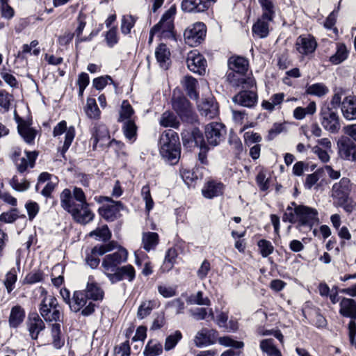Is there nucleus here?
I'll use <instances>...</instances> for the list:
<instances>
[{
    "label": "nucleus",
    "mask_w": 356,
    "mask_h": 356,
    "mask_svg": "<svg viewBox=\"0 0 356 356\" xmlns=\"http://www.w3.org/2000/svg\"><path fill=\"white\" fill-rule=\"evenodd\" d=\"M228 67L229 72L227 73V79L232 86L244 89L254 86V80L245 75L248 70V61L245 58L231 57L228 60Z\"/></svg>",
    "instance_id": "f257e3e1"
},
{
    "label": "nucleus",
    "mask_w": 356,
    "mask_h": 356,
    "mask_svg": "<svg viewBox=\"0 0 356 356\" xmlns=\"http://www.w3.org/2000/svg\"><path fill=\"white\" fill-rule=\"evenodd\" d=\"M159 152L171 164L178 162L181 154V145L178 134L175 131L169 129L162 134L159 139Z\"/></svg>",
    "instance_id": "f03ea898"
},
{
    "label": "nucleus",
    "mask_w": 356,
    "mask_h": 356,
    "mask_svg": "<svg viewBox=\"0 0 356 356\" xmlns=\"http://www.w3.org/2000/svg\"><path fill=\"white\" fill-rule=\"evenodd\" d=\"M42 300L39 305V312L41 316L47 322H60L63 320L61 307L58 305L57 299L47 291L40 290Z\"/></svg>",
    "instance_id": "7ed1b4c3"
},
{
    "label": "nucleus",
    "mask_w": 356,
    "mask_h": 356,
    "mask_svg": "<svg viewBox=\"0 0 356 356\" xmlns=\"http://www.w3.org/2000/svg\"><path fill=\"white\" fill-rule=\"evenodd\" d=\"M60 198L61 207L71 213L73 218L77 222L86 224L92 220L94 213L89 209L88 204L84 206H72L70 204V189H64L60 194Z\"/></svg>",
    "instance_id": "20e7f679"
},
{
    "label": "nucleus",
    "mask_w": 356,
    "mask_h": 356,
    "mask_svg": "<svg viewBox=\"0 0 356 356\" xmlns=\"http://www.w3.org/2000/svg\"><path fill=\"white\" fill-rule=\"evenodd\" d=\"M116 248V252L106 255L102 259V267L107 277L108 275L115 273L120 268L119 266L126 262L128 258V252L125 248L118 244Z\"/></svg>",
    "instance_id": "39448f33"
},
{
    "label": "nucleus",
    "mask_w": 356,
    "mask_h": 356,
    "mask_svg": "<svg viewBox=\"0 0 356 356\" xmlns=\"http://www.w3.org/2000/svg\"><path fill=\"white\" fill-rule=\"evenodd\" d=\"M173 109L179 115L182 120L193 123L196 121L197 116L192 109L190 102L180 94L174 91L172 98Z\"/></svg>",
    "instance_id": "423d86ee"
},
{
    "label": "nucleus",
    "mask_w": 356,
    "mask_h": 356,
    "mask_svg": "<svg viewBox=\"0 0 356 356\" xmlns=\"http://www.w3.org/2000/svg\"><path fill=\"white\" fill-rule=\"evenodd\" d=\"M95 304L89 298L87 292L76 291L74 293L72 302L70 304V309L74 312H81L84 316L91 315L95 312Z\"/></svg>",
    "instance_id": "0eeeda50"
},
{
    "label": "nucleus",
    "mask_w": 356,
    "mask_h": 356,
    "mask_svg": "<svg viewBox=\"0 0 356 356\" xmlns=\"http://www.w3.org/2000/svg\"><path fill=\"white\" fill-rule=\"evenodd\" d=\"M353 184L348 177H343L334 183L331 189V197L334 205H343L348 202L352 191Z\"/></svg>",
    "instance_id": "6e6552de"
},
{
    "label": "nucleus",
    "mask_w": 356,
    "mask_h": 356,
    "mask_svg": "<svg viewBox=\"0 0 356 356\" xmlns=\"http://www.w3.org/2000/svg\"><path fill=\"white\" fill-rule=\"evenodd\" d=\"M177 12L175 5H172L163 15L160 21L155 24L150 30L149 43H152L154 35L160 32L170 33L174 29L173 20Z\"/></svg>",
    "instance_id": "1a4fd4ad"
},
{
    "label": "nucleus",
    "mask_w": 356,
    "mask_h": 356,
    "mask_svg": "<svg viewBox=\"0 0 356 356\" xmlns=\"http://www.w3.org/2000/svg\"><path fill=\"white\" fill-rule=\"evenodd\" d=\"M320 121L323 127L331 134H337L341 129L338 113L329 106H323L320 111Z\"/></svg>",
    "instance_id": "9d476101"
},
{
    "label": "nucleus",
    "mask_w": 356,
    "mask_h": 356,
    "mask_svg": "<svg viewBox=\"0 0 356 356\" xmlns=\"http://www.w3.org/2000/svg\"><path fill=\"white\" fill-rule=\"evenodd\" d=\"M207 28L204 23L196 22L189 26L184 31L185 42L190 46H197L204 39Z\"/></svg>",
    "instance_id": "9b49d317"
},
{
    "label": "nucleus",
    "mask_w": 356,
    "mask_h": 356,
    "mask_svg": "<svg viewBox=\"0 0 356 356\" xmlns=\"http://www.w3.org/2000/svg\"><path fill=\"white\" fill-rule=\"evenodd\" d=\"M204 134L207 143L215 147L224 140L226 129L222 123L211 122L205 127Z\"/></svg>",
    "instance_id": "f8f14e48"
},
{
    "label": "nucleus",
    "mask_w": 356,
    "mask_h": 356,
    "mask_svg": "<svg viewBox=\"0 0 356 356\" xmlns=\"http://www.w3.org/2000/svg\"><path fill=\"white\" fill-rule=\"evenodd\" d=\"M291 204L296 206L298 222L300 225L311 227L318 222V211L315 209L304 205H296L295 202H292Z\"/></svg>",
    "instance_id": "ddd939ff"
},
{
    "label": "nucleus",
    "mask_w": 356,
    "mask_h": 356,
    "mask_svg": "<svg viewBox=\"0 0 356 356\" xmlns=\"http://www.w3.org/2000/svg\"><path fill=\"white\" fill-rule=\"evenodd\" d=\"M117 247V242L112 241L108 243L95 245L88 254L86 257V261L92 268H96L99 264V259L98 256H102L106 252H111Z\"/></svg>",
    "instance_id": "4468645a"
},
{
    "label": "nucleus",
    "mask_w": 356,
    "mask_h": 356,
    "mask_svg": "<svg viewBox=\"0 0 356 356\" xmlns=\"http://www.w3.org/2000/svg\"><path fill=\"white\" fill-rule=\"evenodd\" d=\"M63 133H65V141L61 149V154L63 155V156H64V154L69 149L75 136V129L74 127L71 126L67 128V123L65 120L60 121L54 128L53 135L54 137H56L60 136Z\"/></svg>",
    "instance_id": "2eb2a0df"
},
{
    "label": "nucleus",
    "mask_w": 356,
    "mask_h": 356,
    "mask_svg": "<svg viewBox=\"0 0 356 356\" xmlns=\"http://www.w3.org/2000/svg\"><path fill=\"white\" fill-rule=\"evenodd\" d=\"M339 156L344 160L356 161V144L349 138H342L337 143Z\"/></svg>",
    "instance_id": "dca6fc26"
},
{
    "label": "nucleus",
    "mask_w": 356,
    "mask_h": 356,
    "mask_svg": "<svg viewBox=\"0 0 356 356\" xmlns=\"http://www.w3.org/2000/svg\"><path fill=\"white\" fill-rule=\"evenodd\" d=\"M218 332L213 329L202 328L195 334L193 341L197 347L207 346L216 343Z\"/></svg>",
    "instance_id": "f3484780"
},
{
    "label": "nucleus",
    "mask_w": 356,
    "mask_h": 356,
    "mask_svg": "<svg viewBox=\"0 0 356 356\" xmlns=\"http://www.w3.org/2000/svg\"><path fill=\"white\" fill-rule=\"evenodd\" d=\"M188 68L195 73L202 74L205 72L207 60L204 56L196 51H191L187 56Z\"/></svg>",
    "instance_id": "a211bd4d"
},
{
    "label": "nucleus",
    "mask_w": 356,
    "mask_h": 356,
    "mask_svg": "<svg viewBox=\"0 0 356 356\" xmlns=\"http://www.w3.org/2000/svg\"><path fill=\"white\" fill-rule=\"evenodd\" d=\"M197 108L201 115L207 119H212L218 115V104L213 97L203 99L197 104Z\"/></svg>",
    "instance_id": "6ab92c4d"
},
{
    "label": "nucleus",
    "mask_w": 356,
    "mask_h": 356,
    "mask_svg": "<svg viewBox=\"0 0 356 356\" xmlns=\"http://www.w3.org/2000/svg\"><path fill=\"white\" fill-rule=\"evenodd\" d=\"M136 276V271L133 266L128 264L120 267L115 273L108 275V279L112 283H116L124 279L132 282Z\"/></svg>",
    "instance_id": "aec40b11"
},
{
    "label": "nucleus",
    "mask_w": 356,
    "mask_h": 356,
    "mask_svg": "<svg viewBox=\"0 0 356 356\" xmlns=\"http://www.w3.org/2000/svg\"><path fill=\"white\" fill-rule=\"evenodd\" d=\"M110 204L104 206L99 211L104 218L109 221H113L120 215V212L124 209L122 204L118 201H113L111 198L106 197Z\"/></svg>",
    "instance_id": "412c9836"
},
{
    "label": "nucleus",
    "mask_w": 356,
    "mask_h": 356,
    "mask_svg": "<svg viewBox=\"0 0 356 356\" xmlns=\"http://www.w3.org/2000/svg\"><path fill=\"white\" fill-rule=\"evenodd\" d=\"M317 44L314 37L311 35H300L296 42V50L302 55L313 53Z\"/></svg>",
    "instance_id": "4be33fe9"
},
{
    "label": "nucleus",
    "mask_w": 356,
    "mask_h": 356,
    "mask_svg": "<svg viewBox=\"0 0 356 356\" xmlns=\"http://www.w3.org/2000/svg\"><path fill=\"white\" fill-rule=\"evenodd\" d=\"M273 19L266 17V15H261L252 26V33L254 36L259 38H265L269 34L270 22Z\"/></svg>",
    "instance_id": "5701e85b"
},
{
    "label": "nucleus",
    "mask_w": 356,
    "mask_h": 356,
    "mask_svg": "<svg viewBox=\"0 0 356 356\" xmlns=\"http://www.w3.org/2000/svg\"><path fill=\"white\" fill-rule=\"evenodd\" d=\"M341 111L346 120L350 121L356 120V97H346L342 101Z\"/></svg>",
    "instance_id": "b1692460"
},
{
    "label": "nucleus",
    "mask_w": 356,
    "mask_h": 356,
    "mask_svg": "<svg viewBox=\"0 0 356 356\" xmlns=\"http://www.w3.org/2000/svg\"><path fill=\"white\" fill-rule=\"evenodd\" d=\"M234 103L245 107H252L257 101V93L252 90H244L233 97Z\"/></svg>",
    "instance_id": "393cba45"
},
{
    "label": "nucleus",
    "mask_w": 356,
    "mask_h": 356,
    "mask_svg": "<svg viewBox=\"0 0 356 356\" xmlns=\"http://www.w3.org/2000/svg\"><path fill=\"white\" fill-rule=\"evenodd\" d=\"M181 9L188 13H202L209 7L208 0H183Z\"/></svg>",
    "instance_id": "a878e982"
},
{
    "label": "nucleus",
    "mask_w": 356,
    "mask_h": 356,
    "mask_svg": "<svg viewBox=\"0 0 356 356\" xmlns=\"http://www.w3.org/2000/svg\"><path fill=\"white\" fill-rule=\"evenodd\" d=\"M223 191V184L216 181H209L204 185L202 193L204 197L211 199L222 195Z\"/></svg>",
    "instance_id": "bb28decb"
},
{
    "label": "nucleus",
    "mask_w": 356,
    "mask_h": 356,
    "mask_svg": "<svg viewBox=\"0 0 356 356\" xmlns=\"http://www.w3.org/2000/svg\"><path fill=\"white\" fill-rule=\"evenodd\" d=\"M170 51L168 47L164 44H159L155 51V56L160 67L167 70L171 63Z\"/></svg>",
    "instance_id": "cd10ccee"
},
{
    "label": "nucleus",
    "mask_w": 356,
    "mask_h": 356,
    "mask_svg": "<svg viewBox=\"0 0 356 356\" xmlns=\"http://www.w3.org/2000/svg\"><path fill=\"white\" fill-rule=\"evenodd\" d=\"M339 314L343 317L356 318V301L351 298H343L340 301Z\"/></svg>",
    "instance_id": "c85d7f7f"
},
{
    "label": "nucleus",
    "mask_w": 356,
    "mask_h": 356,
    "mask_svg": "<svg viewBox=\"0 0 356 356\" xmlns=\"http://www.w3.org/2000/svg\"><path fill=\"white\" fill-rule=\"evenodd\" d=\"M28 326L31 337L33 339H36L39 333L45 327L44 323L37 314L29 316Z\"/></svg>",
    "instance_id": "c756f323"
},
{
    "label": "nucleus",
    "mask_w": 356,
    "mask_h": 356,
    "mask_svg": "<svg viewBox=\"0 0 356 356\" xmlns=\"http://www.w3.org/2000/svg\"><path fill=\"white\" fill-rule=\"evenodd\" d=\"M35 152H26L25 156L20 158L15 162L17 171L22 174L27 170L28 168H33L36 159Z\"/></svg>",
    "instance_id": "7c9ffc66"
},
{
    "label": "nucleus",
    "mask_w": 356,
    "mask_h": 356,
    "mask_svg": "<svg viewBox=\"0 0 356 356\" xmlns=\"http://www.w3.org/2000/svg\"><path fill=\"white\" fill-rule=\"evenodd\" d=\"M159 237L156 232H143L142 235V245L143 248L149 252L154 250L158 245Z\"/></svg>",
    "instance_id": "2f4dec72"
},
{
    "label": "nucleus",
    "mask_w": 356,
    "mask_h": 356,
    "mask_svg": "<svg viewBox=\"0 0 356 356\" xmlns=\"http://www.w3.org/2000/svg\"><path fill=\"white\" fill-rule=\"evenodd\" d=\"M18 132L20 136L24 138V141L27 143L33 142L36 132L35 131L27 124L24 121L18 122Z\"/></svg>",
    "instance_id": "473e14b6"
},
{
    "label": "nucleus",
    "mask_w": 356,
    "mask_h": 356,
    "mask_svg": "<svg viewBox=\"0 0 356 356\" xmlns=\"http://www.w3.org/2000/svg\"><path fill=\"white\" fill-rule=\"evenodd\" d=\"M25 317V312L24 309L19 306H14L11 309L9 324L11 327H17L20 323H22Z\"/></svg>",
    "instance_id": "72a5a7b5"
},
{
    "label": "nucleus",
    "mask_w": 356,
    "mask_h": 356,
    "mask_svg": "<svg viewBox=\"0 0 356 356\" xmlns=\"http://www.w3.org/2000/svg\"><path fill=\"white\" fill-rule=\"evenodd\" d=\"M193 138L195 145L199 146L200 148L199 159L200 160L201 163H204L206 160V153L209 149L207 145L198 130L193 131Z\"/></svg>",
    "instance_id": "f704fd0d"
},
{
    "label": "nucleus",
    "mask_w": 356,
    "mask_h": 356,
    "mask_svg": "<svg viewBox=\"0 0 356 356\" xmlns=\"http://www.w3.org/2000/svg\"><path fill=\"white\" fill-rule=\"evenodd\" d=\"M83 291L87 292L89 298L94 300H101L104 298V291L98 286V284L94 282H88L86 286V289Z\"/></svg>",
    "instance_id": "c9c22d12"
},
{
    "label": "nucleus",
    "mask_w": 356,
    "mask_h": 356,
    "mask_svg": "<svg viewBox=\"0 0 356 356\" xmlns=\"http://www.w3.org/2000/svg\"><path fill=\"white\" fill-rule=\"evenodd\" d=\"M163 353L162 344L157 341L150 340L146 344L143 350L144 356H159Z\"/></svg>",
    "instance_id": "e433bc0d"
},
{
    "label": "nucleus",
    "mask_w": 356,
    "mask_h": 356,
    "mask_svg": "<svg viewBox=\"0 0 356 356\" xmlns=\"http://www.w3.org/2000/svg\"><path fill=\"white\" fill-rule=\"evenodd\" d=\"M184 87L191 99H197L198 93L196 91L197 80L192 76H185L183 80Z\"/></svg>",
    "instance_id": "4c0bfd02"
},
{
    "label": "nucleus",
    "mask_w": 356,
    "mask_h": 356,
    "mask_svg": "<svg viewBox=\"0 0 356 356\" xmlns=\"http://www.w3.org/2000/svg\"><path fill=\"white\" fill-rule=\"evenodd\" d=\"M183 336L179 330H176L172 334L168 335L164 342V349L165 351H170L174 349L177 343L181 340Z\"/></svg>",
    "instance_id": "58836bf2"
},
{
    "label": "nucleus",
    "mask_w": 356,
    "mask_h": 356,
    "mask_svg": "<svg viewBox=\"0 0 356 356\" xmlns=\"http://www.w3.org/2000/svg\"><path fill=\"white\" fill-rule=\"evenodd\" d=\"M122 129L125 137L131 143L135 141L137 136V126L134 120H127L123 122Z\"/></svg>",
    "instance_id": "ea45409f"
},
{
    "label": "nucleus",
    "mask_w": 356,
    "mask_h": 356,
    "mask_svg": "<svg viewBox=\"0 0 356 356\" xmlns=\"http://www.w3.org/2000/svg\"><path fill=\"white\" fill-rule=\"evenodd\" d=\"M89 236L95 237L97 241L106 242L111 238V232L107 225H104L90 232Z\"/></svg>",
    "instance_id": "a19ab883"
},
{
    "label": "nucleus",
    "mask_w": 356,
    "mask_h": 356,
    "mask_svg": "<svg viewBox=\"0 0 356 356\" xmlns=\"http://www.w3.org/2000/svg\"><path fill=\"white\" fill-rule=\"evenodd\" d=\"M261 350L268 356H282L281 352L275 347L273 339H264L260 342Z\"/></svg>",
    "instance_id": "79ce46f5"
},
{
    "label": "nucleus",
    "mask_w": 356,
    "mask_h": 356,
    "mask_svg": "<svg viewBox=\"0 0 356 356\" xmlns=\"http://www.w3.org/2000/svg\"><path fill=\"white\" fill-rule=\"evenodd\" d=\"M160 124L163 127H173L177 128L179 126V121L177 117L170 111L164 112L159 120Z\"/></svg>",
    "instance_id": "37998d69"
},
{
    "label": "nucleus",
    "mask_w": 356,
    "mask_h": 356,
    "mask_svg": "<svg viewBox=\"0 0 356 356\" xmlns=\"http://www.w3.org/2000/svg\"><path fill=\"white\" fill-rule=\"evenodd\" d=\"M348 57L346 47L343 43L337 44V51L330 58V61L334 65H338L345 60Z\"/></svg>",
    "instance_id": "c03bdc74"
},
{
    "label": "nucleus",
    "mask_w": 356,
    "mask_h": 356,
    "mask_svg": "<svg viewBox=\"0 0 356 356\" xmlns=\"http://www.w3.org/2000/svg\"><path fill=\"white\" fill-rule=\"evenodd\" d=\"M306 92L321 97L329 92V88L323 83H317L307 86Z\"/></svg>",
    "instance_id": "a18cd8bd"
},
{
    "label": "nucleus",
    "mask_w": 356,
    "mask_h": 356,
    "mask_svg": "<svg viewBox=\"0 0 356 356\" xmlns=\"http://www.w3.org/2000/svg\"><path fill=\"white\" fill-rule=\"evenodd\" d=\"M85 111L87 116L91 119H98L100 116V110L93 98H88Z\"/></svg>",
    "instance_id": "49530a36"
},
{
    "label": "nucleus",
    "mask_w": 356,
    "mask_h": 356,
    "mask_svg": "<svg viewBox=\"0 0 356 356\" xmlns=\"http://www.w3.org/2000/svg\"><path fill=\"white\" fill-rule=\"evenodd\" d=\"M134 111L132 106L127 100H124L122 102L121 105L120 111V118L118 121L124 122L127 120H133L131 117L134 115Z\"/></svg>",
    "instance_id": "de8ad7c7"
},
{
    "label": "nucleus",
    "mask_w": 356,
    "mask_h": 356,
    "mask_svg": "<svg viewBox=\"0 0 356 356\" xmlns=\"http://www.w3.org/2000/svg\"><path fill=\"white\" fill-rule=\"evenodd\" d=\"M177 256V251L174 248H170L165 253L164 261L161 269L163 271H169L173 267Z\"/></svg>",
    "instance_id": "09e8293b"
},
{
    "label": "nucleus",
    "mask_w": 356,
    "mask_h": 356,
    "mask_svg": "<svg viewBox=\"0 0 356 356\" xmlns=\"http://www.w3.org/2000/svg\"><path fill=\"white\" fill-rule=\"evenodd\" d=\"M11 187L19 192L26 191L29 188V182L23 177L14 175L10 181Z\"/></svg>",
    "instance_id": "8fccbe9b"
},
{
    "label": "nucleus",
    "mask_w": 356,
    "mask_h": 356,
    "mask_svg": "<svg viewBox=\"0 0 356 356\" xmlns=\"http://www.w3.org/2000/svg\"><path fill=\"white\" fill-rule=\"evenodd\" d=\"M136 18L131 15H124L122 18L121 31L123 34H129L134 26Z\"/></svg>",
    "instance_id": "3c124183"
},
{
    "label": "nucleus",
    "mask_w": 356,
    "mask_h": 356,
    "mask_svg": "<svg viewBox=\"0 0 356 356\" xmlns=\"http://www.w3.org/2000/svg\"><path fill=\"white\" fill-rule=\"evenodd\" d=\"M154 303L151 300H145L141 303L139 306L138 312H137V317L139 319H143L150 314L153 308Z\"/></svg>",
    "instance_id": "603ef678"
},
{
    "label": "nucleus",
    "mask_w": 356,
    "mask_h": 356,
    "mask_svg": "<svg viewBox=\"0 0 356 356\" xmlns=\"http://www.w3.org/2000/svg\"><path fill=\"white\" fill-rule=\"evenodd\" d=\"M261 8L262 15L273 19L275 16L274 0H258Z\"/></svg>",
    "instance_id": "864d4df0"
},
{
    "label": "nucleus",
    "mask_w": 356,
    "mask_h": 356,
    "mask_svg": "<svg viewBox=\"0 0 356 356\" xmlns=\"http://www.w3.org/2000/svg\"><path fill=\"white\" fill-rule=\"evenodd\" d=\"M257 245L259 247V252L264 257H266L273 253L274 248L269 241L266 239H261L258 241Z\"/></svg>",
    "instance_id": "5fc2aeb1"
},
{
    "label": "nucleus",
    "mask_w": 356,
    "mask_h": 356,
    "mask_svg": "<svg viewBox=\"0 0 356 356\" xmlns=\"http://www.w3.org/2000/svg\"><path fill=\"white\" fill-rule=\"evenodd\" d=\"M13 96L4 90H0V107L6 111H9Z\"/></svg>",
    "instance_id": "6e6d98bb"
},
{
    "label": "nucleus",
    "mask_w": 356,
    "mask_h": 356,
    "mask_svg": "<svg viewBox=\"0 0 356 356\" xmlns=\"http://www.w3.org/2000/svg\"><path fill=\"white\" fill-rule=\"evenodd\" d=\"M188 302L191 304L198 305H210V300L207 298L203 297V293L198 291L196 294L191 295L188 298Z\"/></svg>",
    "instance_id": "4d7b16f0"
},
{
    "label": "nucleus",
    "mask_w": 356,
    "mask_h": 356,
    "mask_svg": "<svg viewBox=\"0 0 356 356\" xmlns=\"http://www.w3.org/2000/svg\"><path fill=\"white\" fill-rule=\"evenodd\" d=\"M141 195L145 202V209L149 212L154 207V201L150 194V189L148 185L143 186Z\"/></svg>",
    "instance_id": "13d9d810"
},
{
    "label": "nucleus",
    "mask_w": 356,
    "mask_h": 356,
    "mask_svg": "<svg viewBox=\"0 0 356 356\" xmlns=\"http://www.w3.org/2000/svg\"><path fill=\"white\" fill-rule=\"evenodd\" d=\"M337 10H333L326 18L324 23V26L327 29H332L335 34L338 33V29L334 26L337 18Z\"/></svg>",
    "instance_id": "bf43d9fd"
},
{
    "label": "nucleus",
    "mask_w": 356,
    "mask_h": 356,
    "mask_svg": "<svg viewBox=\"0 0 356 356\" xmlns=\"http://www.w3.org/2000/svg\"><path fill=\"white\" fill-rule=\"evenodd\" d=\"M17 281V275L15 270H10L6 275L4 280V285L7 289L8 293H10L13 289L14 285Z\"/></svg>",
    "instance_id": "052dcab7"
},
{
    "label": "nucleus",
    "mask_w": 356,
    "mask_h": 356,
    "mask_svg": "<svg viewBox=\"0 0 356 356\" xmlns=\"http://www.w3.org/2000/svg\"><path fill=\"white\" fill-rule=\"evenodd\" d=\"M312 152L318 156V158L323 163H327L330 156L329 153L332 152L330 150L323 149L318 145L313 147Z\"/></svg>",
    "instance_id": "680f3d73"
},
{
    "label": "nucleus",
    "mask_w": 356,
    "mask_h": 356,
    "mask_svg": "<svg viewBox=\"0 0 356 356\" xmlns=\"http://www.w3.org/2000/svg\"><path fill=\"white\" fill-rule=\"evenodd\" d=\"M282 220L284 222H289L291 223H295L298 222L296 206H289L286 211L284 212Z\"/></svg>",
    "instance_id": "e2e57ef3"
},
{
    "label": "nucleus",
    "mask_w": 356,
    "mask_h": 356,
    "mask_svg": "<svg viewBox=\"0 0 356 356\" xmlns=\"http://www.w3.org/2000/svg\"><path fill=\"white\" fill-rule=\"evenodd\" d=\"M110 82L112 84H114V82L111 76H100L98 78H96L93 80L92 84L93 86L97 90H102L108 83Z\"/></svg>",
    "instance_id": "0e129e2a"
},
{
    "label": "nucleus",
    "mask_w": 356,
    "mask_h": 356,
    "mask_svg": "<svg viewBox=\"0 0 356 356\" xmlns=\"http://www.w3.org/2000/svg\"><path fill=\"white\" fill-rule=\"evenodd\" d=\"M219 343L225 346H230L236 348H241L244 344L241 341H236L229 337H220L218 339Z\"/></svg>",
    "instance_id": "69168bd1"
},
{
    "label": "nucleus",
    "mask_w": 356,
    "mask_h": 356,
    "mask_svg": "<svg viewBox=\"0 0 356 356\" xmlns=\"http://www.w3.org/2000/svg\"><path fill=\"white\" fill-rule=\"evenodd\" d=\"M72 195L79 203V206H84L88 204L86 195L81 188L75 187L73 190V194Z\"/></svg>",
    "instance_id": "338daca9"
},
{
    "label": "nucleus",
    "mask_w": 356,
    "mask_h": 356,
    "mask_svg": "<svg viewBox=\"0 0 356 356\" xmlns=\"http://www.w3.org/2000/svg\"><path fill=\"white\" fill-rule=\"evenodd\" d=\"M106 40L108 45L111 47L118 43L117 29L113 27L111 29L106 35Z\"/></svg>",
    "instance_id": "774afa93"
}]
</instances>
